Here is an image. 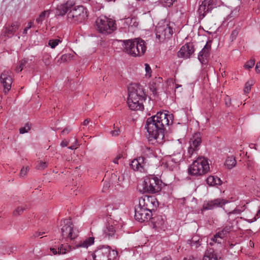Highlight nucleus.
<instances>
[{
    "label": "nucleus",
    "instance_id": "nucleus-25",
    "mask_svg": "<svg viewBox=\"0 0 260 260\" xmlns=\"http://www.w3.org/2000/svg\"><path fill=\"white\" fill-rule=\"evenodd\" d=\"M153 227L157 229L158 231L164 230V229L166 225V217L162 215H158L152 218Z\"/></svg>",
    "mask_w": 260,
    "mask_h": 260
},
{
    "label": "nucleus",
    "instance_id": "nucleus-14",
    "mask_svg": "<svg viewBox=\"0 0 260 260\" xmlns=\"http://www.w3.org/2000/svg\"><path fill=\"white\" fill-rule=\"evenodd\" d=\"M202 142L201 136L200 133L194 134L190 140V146L188 149V153L189 157H191L194 152L199 149V146Z\"/></svg>",
    "mask_w": 260,
    "mask_h": 260
},
{
    "label": "nucleus",
    "instance_id": "nucleus-35",
    "mask_svg": "<svg viewBox=\"0 0 260 260\" xmlns=\"http://www.w3.org/2000/svg\"><path fill=\"white\" fill-rule=\"evenodd\" d=\"M254 81L252 80H248L245 85L244 91L245 93H248L250 90L252 85L253 84Z\"/></svg>",
    "mask_w": 260,
    "mask_h": 260
},
{
    "label": "nucleus",
    "instance_id": "nucleus-43",
    "mask_svg": "<svg viewBox=\"0 0 260 260\" xmlns=\"http://www.w3.org/2000/svg\"><path fill=\"white\" fill-rule=\"evenodd\" d=\"M25 209L24 207L20 206L17 207L14 211V214L15 215H18L21 214Z\"/></svg>",
    "mask_w": 260,
    "mask_h": 260
},
{
    "label": "nucleus",
    "instance_id": "nucleus-63",
    "mask_svg": "<svg viewBox=\"0 0 260 260\" xmlns=\"http://www.w3.org/2000/svg\"><path fill=\"white\" fill-rule=\"evenodd\" d=\"M124 179V178H123V176H119L118 178V183L119 182H122Z\"/></svg>",
    "mask_w": 260,
    "mask_h": 260
},
{
    "label": "nucleus",
    "instance_id": "nucleus-17",
    "mask_svg": "<svg viewBox=\"0 0 260 260\" xmlns=\"http://www.w3.org/2000/svg\"><path fill=\"white\" fill-rule=\"evenodd\" d=\"M11 73L5 71L1 75V82L4 87V92L6 94L11 88L12 78Z\"/></svg>",
    "mask_w": 260,
    "mask_h": 260
},
{
    "label": "nucleus",
    "instance_id": "nucleus-7",
    "mask_svg": "<svg viewBox=\"0 0 260 260\" xmlns=\"http://www.w3.org/2000/svg\"><path fill=\"white\" fill-rule=\"evenodd\" d=\"M96 24L99 31L105 35L110 34L116 29L115 21L106 17L98 18Z\"/></svg>",
    "mask_w": 260,
    "mask_h": 260
},
{
    "label": "nucleus",
    "instance_id": "nucleus-62",
    "mask_svg": "<svg viewBox=\"0 0 260 260\" xmlns=\"http://www.w3.org/2000/svg\"><path fill=\"white\" fill-rule=\"evenodd\" d=\"M184 260H198L197 258H195L194 257L192 256H190L188 258H184Z\"/></svg>",
    "mask_w": 260,
    "mask_h": 260
},
{
    "label": "nucleus",
    "instance_id": "nucleus-45",
    "mask_svg": "<svg viewBox=\"0 0 260 260\" xmlns=\"http://www.w3.org/2000/svg\"><path fill=\"white\" fill-rule=\"evenodd\" d=\"M254 60L253 59H250V60L246 62L244 67L246 69H249L252 68L254 66Z\"/></svg>",
    "mask_w": 260,
    "mask_h": 260
},
{
    "label": "nucleus",
    "instance_id": "nucleus-64",
    "mask_svg": "<svg viewBox=\"0 0 260 260\" xmlns=\"http://www.w3.org/2000/svg\"><path fill=\"white\" fill-rule=\"evenodd\" d=\"M161 260H172V259L170 256H167L162 258Z\"/></svg>",
    "mask_w": 260,
    "mask_h": 260
},
{
    "label": "nucleus",
    "instance_id": "nucleus-10",
    "mask_svg": "<svg viewBox=\"0 0 260 260\" xmlns=\"http://www.w3.org/2000/svg\"><path fill=\"white\" fill-rule=\"evenodd\" d=\"M61 231L62 238L67 240H73L78 236V231L74 228L71 220L69 219L63 220Z\"/></svg>",
    "mask_w": 260,
    "mask_h": 260
},
{
    "label": "nucleus",
    "instance_id": "nucleus-32",
    "mask_svg": "<svg viewBox=\"0 0 260 260\" xmlns=\"http://www.w3.org/2000/svg\"><path fill=\"white\" fill-rule=\"evenodd\" d=\"M187 243L190 244L191 246H195L196 248L198 247L200 245L199 238L197 237H193L191 240H188Z\"/></svg>",
    "mask_w": 260,
    "mask_h": 260
},
{
    "label": "nucleus",
    "instance_id": "nucleus-5",
    "mask_svg": "<svg viewBox=\"0 0 260 260\" xmlns=\"http://www.w3.org/2000/svg\"><path fill=\"white\" fill-rule=\"evenodd\" d=\"M210 170L208 160L204 157H198L188 168V173L191 176H201L207 173Z\"/></svg>",
    "mask_w": 260,
    "mask_h": 260
},
{
    "label": "nucleus",
    "instance_id": "nucleus-44",
    "mask_svg": "<svg viewBox=\"0 0 260 260\" xmlns=\"http://www.w3.org/2000/svg\"><path fill=\"white\" fill-rule=\"evenodd\" d=\"M29 170V168L28 167H23L21 170V171L20 172V176L21 177H25L27 174V172H28V171Z\"/></svg>",
    "mask_w": 260,
    "mask_h": 260
},
{
    "label": "nucleus",
    "instance_id": "nucleus-22",
    "mask_svg": "<svg viewBox=\"0 0 260 260\" xmlns=\"http://www.w3.org/2000/svg\"><path fill=\"white\" fill-rule=\"evenodd\" d=\"M20 26V22L18 21L13 22L10 25H7L4 30V34L8 37H12L17 31Z\"/></svg>",
    "mask_w": 260,
    "mask_h": 260
},
{
    "label": "nucleus",
    "instance_id": "nucleus-41",
    "mask_svg": "<svg viewBox=\"0 0 260 260\" xmlns=\"http://www.w3.org/2000/svg\"><path fill=\"white\" fill-rule=\"evenodd\" d=\"M114 130L110 132V134L112 136L116 137L119 135L120 133V129L118 126H115V125H113Z\"/></svg>",
    "mask_w": 260,
    "mask_h": 260
},
{
    "label": "nucleus",
    "instance_id": "nucleus-21",
    "mask_svg": "<svg viewBox=\"0 0 260 260\" xmlns=\"http://www.w3.org/2000/svg\"><path fill=\"white\" fill-rule=\"evenodd\" d=\"M146 161L144 157H139L133 160L131 164L132 168L135 171L144 172L146 167Z\"/></svg>",
    "mask_w": 260,
    "mask_h": 260
},
{
    "label": "nucleus",
    "instance_id": "nucleus-11",
    "mask_svg": "<svg viewBox=\"0 0 260 260\" xmlns=\"http://www.w3.org/2000/svg\"><path fill=\"white\" fill-rule=\"evenodd\" d=\"M128 98L145 101L146 94L143 87L139 84H131L128 87Z\"/></svg>",
    "mask_w": 260,
    "mask_h": 260
},
{
    "label": "nucleus",
    "instance_id": "nucleus-58",
    "mask_svg": "<svg viewBox=\"0 0 260 260\" xmlns=\"http://www.w3.org/2000/svg\"><path fill=\"white\" fill-rule=\"evenodd\" d=\"M255 69V71L257 73L260 72V62L256 64Z\"/></svg>",
    "mask_w": 260,
    "mask_h": 260
},
{
    "label": "nucleus",
    "instance_id": "nucleus-47",
    "mask_svg": "<svg viewBox=\"0 0 260 260\" xmlns=\"http://www.w3.org/2000/svg\"><path fill=\"white\" fill-rule=\"evenodd\" d=\"M47 167L45 162L40 161L36 166L38 170H44Z\"/></svg>",
    "mask_w": 260,
    "mask_h": 260
},
{
    "label": "nucleus",
    "instance_id": "nucleus-2",
    "mask_svg": "<svg viewBox=\"0 0 260 260\" xmlns=\"http://www.w3.org/2000/svg\"><path fill=\"white\" fill-rule=\"evenodd\" d=\"M228 203H229L228 200L222 198H217L213 200L205 201L201 211L203 212L205 210H213L217 208H222L229 218L232 215H239L243 211V210L238 208L232 210L228 207H224V206Z\"/></svg>",
    "mask_w": 260,
    "mask_h": 260
},
{
    "label": "nucleus",
    "instance_id": "nucleus-59",
    "mask_svg": "<svg viewBox=\"0 0 260 260\" xmlns=\"http://www.w3.org/2000/svg\"><path fill=\"white\" fill-rule=\"evenodd\" d=\"M257 218H258L256 216H254V217L251 219H246V220L249 222V223H252L255 221L256 220Z\"/></svg>",
    "mask_w": 260,
    "mask_h": 260
},
{
    "label": "nucleus",
    "instance_id": "nucleus-38",
    "mask_svg": "<svg viewBox=\"0 0 260 260\" xmlns=\"http://www.w3.org/2000/svg\"><path fill=\"white\" fill-rule=\"evenodd\" d=\"M175 1V0H159V2L165 7H170L172 5Z\"/></svg>",
    "mask_w": 260,
    "mask_h": 260
},
{
    "label": "nucleus",
    "instance_id": "nucleus-12",
    "mask_svg": "<svg viewBox=\"0 0 260 260\" xmlns=\"http://www.w3.org/2000/svg\"><path fill=\"white\" fill-rule=\"evenodd\" d=\"M157 205L156 198L152 196H145L139 199V206L151 212L155 210Z\"/></svg>",
    "mask_w": 260,
    "mask_h": 260
},
{
    "label": "nucleus",
    "instance_id": "nucleus-52",
    "mask_svg": "<svg viewBox=\"0 0 260 260\" xmlns=\"http://www.w3.org/2000/svg\"><path fill=\"white\" fill-rule=\"evenodd\" d=\"M146 152H148V154H146L148 156L152 157L154 156L152 150L151 149L147 148L146 149Z\"/></svg>",
    "mask_w": 260,
    "mask_h": 260
},
{
    "label": "nucleus",
    "instance_id": "nucleus-18",
    "mask_svg": "<svg viewBox=\"0 0 260 260\" xmlns=\"http://www.w3.org/2000/svg\"><path fill=\"white\" fill-rule=\"evenodd\" d=\"M211 41L207 42L204 48L199 53L198 59L203 64L208 63V59L210 55Z\"/></svg>",
    "mask_w": 260,
    "mask_h": 260
},
{
    "label": "nucleus",
    "instance_id": "nucleus-8",
    "mask_svg": "<svg viewBox=\"0 0 260 260\" xmlns=\"http://www.w3.org/2000/svg\"><path fill=\"white\" fill-rule=\"evenodd\" d=\"M118 255L116 251L111 250L109 246H101L92 254L94 260H114Z\"/></svg>",
    "mask_w": 260,
    "mask_h": 260
},
{
    "label": "nucleus",
    "instance_id": "nucleus-23",
    "mask_svg": "<svg viewBox=\"0 0 260 260\" xmlns=\"http://www.w3.org/2000/svg\"><path fill=\"white\" fill-rule=\"evenodd\" d=\"M73 2L68 1L64 4L57 5L56 8V14L58 16H63L68 14L71 10Z\"/></svg>",
    "mask_w": 260,
    "mask_h": 260
},
{
    "label": "nucleus",
    "instance_id": "nucleus-53",
    "mask_svg": "<svg viewBox=\"0 0 260 260\" xmlns=\"http://www.w3.org/2000/svg\"><path fill=\"white\" fill-rule=\"evenodd\" d=\"M234 11H232L230 14H229L226 18L225 21H231L230 19L233 18V17H235V15H234Z\"/></svg>",
    "mask_w": 260,
    "mask_h": 260
},
{
    "label": "nucleus",
    "instance_id": "nucleus-40",
    "mask_svg": "<svg viewBox=\"0 0 260 260\" xmlns=\"http://www.w3.org/2000/svg\"><path fill=\"white\" fill-rule=\"evenodd\" d=\"M30 124H29V123H26L24 127H21L19 129L20 133L23 134L28 132V131L30 129Z\"/></svg>",
    "mask_w": 260,
    "mask_h": 260
},
{
    "label": "nucleus",
    "instance_id": "nucleus-20",
    "mask_svg": "<svg viewBox=\"0 0 260 260\" xmlns=\"http://www.w3.org/2000/svg\"><path fill=\"white\" fill-rule=\"evenodd\" d=\"M102 236L104 239L107 240L116 238V234L115 228L113 225L108 223L103 228Z\"/></svg>",
    "mask_w": 260,
    "mask_h": 260
},
{
    "label": "nucleus",
    "instance_id": "nucleus-55",
    "mask_svg": "<svg viewBox=\"0 0 260 260\" xmlns=\"http://www.w3.org/2000/svg\"><path fill=\"white\" fill-rule=\"evenodd\" d=\"M45 233V232H37L35 233H34V234L33 235V237L34 238H37V237L42 236V235H43Z\"/></svg>",
    "mask_w": 260,
    "mask_h": 260
},
{
    "label": "nucleus",
    "instance_id": "nucleus-37",
    "mask_svg": "<svg viewBox=\"0 0 260 260\" xmlns=\"http://www.w3.org/2000/svg\"><path fill=\"white\" fill-rule=\"evenodd\" d=\"M182 155L180 153H178L177 155H173L171 158V160L177 164L180 162L182 159Z\"/></svg>",
    "mask_w": 260,
    "mask_h": 260
},
{
    "label": "nucleus",
    "instance_id": "nucleus-4",
    "mask_svg": "<svg viewBox=\"0 0 260 260\" xmlns=\"http://www.w3.org/2000/svg\"><path fill=\"white\" fill-rule=\"evenodd\" d=\"M87 9L73 2L70 11L67 14V21L71 23L79 24L85 21L88 18Z\"/></svg>",
    "mask_w": 260,
    "mask_h": 260
},
{
    "label": "nucleus",
    "instance_id": "nucleus-56",
    "mask_svg": "<svg viewBox=\"0 0 260 260\" xmlns=\"http://www.w3.org/2000/svg\"><path fill=\"white\" fill-rule=\"evenodd\" d=\"M69 144V142L66 140L62 141L60 143V146L62 147L67 146Z\"/></svg>",
    "mask_w": 260,
    "mask_h": 260
},
{
    "label": "nucleus",
    "instance_id": "nucleus-26",
    "mask_svg": "<svg viewBox=\"0 0 260 260\" xmlns=\"http://www.w3.org/2000/svg\"><path fill=\"white\" fill-rule=\"evenodd\" d=\"M72 250V247L67 244H61L57 250L54 248H50V251L54 254H65Z\"/></svg>",
    "mask_w": 260,
    "mask_h": 260
},
{
    "label": "nucleus",
    "instance_id": "nucleus-3",
    "mask_svg": "<svg viewBox=\"0 0 260 260\" xmlns=\"http://www.w3.org/2000/svg\"><path fill=\"white\" fill-rule=\"evenodd\" d=\"M123 48L125 52L133 56L143 55L146 49L145 41L138 38L123 41Z\"/></svg>",
    "mask_w": 260,
    "mask_h": 260
},
{
    "label": "nucleus",
    "instance_id": "nucleus-16",
    "mask_svg": "<svg viewBox=\"0 0 260 260\" xmlns=\"http://www.w3.org/2000/svg\"><path fill=\"white\" fill-rule=\"evenodd\" d=\"M232 226H226L221 231L217 233L211 239L212 242H210V244L213 245L214 243L217 244H221L224 241V238L232 230Z\"/></svg>",
    "mask_w": 260,
    "mask_h": 260
},
{
    "label": "nucleus",
    "instance_id": "nucleus-36",
    "mask_svg": "<svg viewBox=\"0 0 260 260\" xmlns=\"http://www.w3.org/2000/svg\"><path fill=\"white\" fill-rule=\"evenodd\" d=\"M27 61L25 59H22L19 61L18 66L16 68V71L17 72H21L24 67L26 65Z\"/></svg>",
    "mask_w": 260,
    "mask_h": 260
},
{
    "label": "nucleus",
    "instance_id": "nucleus-29",
    "mask_svg": "<svg viewBox=\"0 0 260 260\" xmlns=\"http://www.w3.org/2000/svg\"><path fill=\"white\" fill-rule=\"evenodd\" d=\"M94 238L90 237L86 238L84 240L81 241L77 245V247L88 248L94 243Z\"/></svg>",
    "mask_w": 260,
    "mask_h": 260
},
{
    "label": "nucleus",
    "instance_id": "nucleus-61",
    "mask_svg": "<svg viewBox=\"0 0 260 260\" xmlns=\"http://www.w3.org/2000/svg\"><path fill=\"white\" fill-rule=\"evenodd\" d=\"M89 122H90V119H86L83 121V125H86L88 124L89 123Z\"/></svg>",
    "mask_w": 260,
    "mask_h": 260
},
{
    "label": "nucleus",
    "instance_id": "nucleus-24",
    "mask_svg": "<svg viewBox=\"0 0 260 260\" xmlns=\"http://www.w3.org/2000/svg\"><path fill=\"white\" fill-rule=\"evenodd\" d=\"M144 101L138 99H133L127 98V103L129 108L132 110H142L144 109L143 102Z\"/></svg>",
    "mask_w": 260,
    "mask_h": 260
},
{
    "label": "nucleus",
    "instance_id": "nucleus-39",
    "mask_svg": "<svg viewBox=\"0 0 260 260\" xmlns=\"http://www.w3.org/2000/svg\"><path fill=\"white\" fill-rule=\"evenodd\" d=\"M149 89L152 92L153 94H156L157 90L156 84L154 82H150L149 84Z\"/></svg>",
    "mask_w": 260,
    "mask_h": 260
},
{
    "label": "nucleus",
    "instance_id": "nucleus-33",
    "mask_svg": "<svg viewBox=\"0 0 260 260\" xmlns=\"http://www.w3.org/2000/svg\"><path fill=\"white\" fill-rule=\"evenodd\" d=\"M61 41L58 39H51L48 42V45L52 49L55 48Z\"/></svg>",
    "mask_w": 260,
    "mask_h": 260
},
{
    "label": "nucleus",
    "instance_id": "nucleus-46",
    "mask_svg": "<svg viewBox=\"0 0 260 260\" xmlns=\"http://www.w3.org/2000/svg\"><path fill=\"white\" fill-rule=\"evenodd\" d=\"M239 28H236L232 31V34L231 35V39L232 41H233L234 40L236 39L239 32Z\"/></svg>",
    "mask_w": 260,
    "mask_h": 260
},
{
    "label": "nucleus",
    "instance_id": "nucleus-15",
    "mask_svg": "<svg viewBox=\"0 0 260 260\" xmlns=\"http://www.w3.org/2000/svg\"><path fill=\"white\" fill-rule=\"evenodd\" d=\"M214 7V0H204L199 6L198 13L200 17L203 18Z\"/></svg>",
    "mask_w": 260,
    "mask_h": 260
},
{
    "label": "nucleus",
    "instance_id": "nucleus-42",
    "mask_svg": "<svg viewBox=\"0 0 260 260\" xmlns=\"http://www.w3.org/2000/svg\"><path fill=\"white\" fill-rule=\"evenodd\" d=\"M145 69L146 72V76L150 78L151 76V69L147 63L145 64Z\"/></svg>",
    "mask_w": 260,
    "mask_h": 260
},
{
    "label": "nucleus",
    "instance_id": "nucleus-28",
    "mask_svg": "<svg viewBox=\"0 0 260 260\" xmlns=\"http://www.w3.org/2000/svg\"><path fill=\"white\" fill-rule=\"evenodd\" d=\"M220 257H219L212 249H210L206 252L203 258V260H220Z\"/></svg>",
    "mask_w": 260,
    "mask_h": 260
},
{
    "label": "nucleus",
    "instance_id": "nucleus-34",
    "mask_svg": "<svg viewBox=\"0 0 260 260\" xmlns=\"http://www.w3.org/2000/svg\"><path fill=\"white\" fill-rule=\"evenodd\" d=\"M47 11L42 12L39 16L36 18V22L40 25H41L43 21L45 19Z\"/></svg>",
    "mask_w": 260,
    "mask_h": 260
},
{
    "label": "nucleus",
    "instance_id": "nucleus-31",
    "mask_svg": "<svg viewBox=\"0 0 260 260\" xmlns=\"http://www.w3.org/2000/svg\"><path fill=\"white\" fill-rule=\"evenodd\" d=\"M207 183L210 186H214L221 184L220 179L217 177L210 176L206 180Z\"/></svg>",
    "mask_w": 260,
    "mask_h": 260
},
{
    "label": "nucleus",
    "instance_id": "nucleus-49",
    "mask_svg": "<svg viewBox=\"0 0 260 260\" xmlns=\"http://www.w3.org/2000/svg\"><path fill=\"white\" fill-rule=\"evenodd\" d=\"M123 156L122 154H118L116 157L113 159V161L114 164H118V160L122 158Z\"/></svg>",
    "mask_w": 260,
    "mask_h": 260
},
{
    "label": "nucleus",
    "instance_id": "nucleus-50",
    "mask_svg": "<svg viewBox=\"0 0 260 260\" xmlns=\"http://www.w3.org/2000/svg\"><path fill=\"white\" fill-rule=\"evenodd\" d=\"M78 140L77 139H75V143L72 145V146L68 147L69 149L71 150H74L78 148Z\"/></svg>",
    "mask_w": 260,
    "mask_h": 260
},
{
    "label": "nucleus",
    "instance_id": "nucleus-27",
    "mask_svg": "<svg viewBox=\"0 0 260 260\" xmlns=\"http://www.w3.org/2000/svg\"><path fill=\"white\" fill-rule=\"evenodd\" d=\"M124 27H128L133 29L138 25V22L135 17H128L122 20Z\"/></svg>",
    "mask_w": 260,
    "mask_h": 260
},
{
    "label": "nucleus",
    "instance_id": "nucleus-9",
    "mask_svg": "<svg viewBox=\"0 0 260 260\" xmlns=\"http://www.w3.org/2000/svg\"><path fill=\"white\" fill-rule=\"evenodd\" d=\"M173 33L172 27L165 21L159 22L155 29L156 38L159 42H163L170 39Z\"/></svg>",
    "mask_w": 260,
    "mask_h": 260
},
{
    "label": "nucleus",
    "instance_id": "nucleus-30",
    "mask_svg": "<svg viewBox=\"0 0 260 260\" xmlns=\"http://www.w3.org/2000/svg\"><path fill=\"white\" fill-rule=\"evenodd\" d=\"M236 164L235 157L234 156H230L226 158L224 165L228 169H231L235 167Z\"/></svg>",
    "mask_w": 260,
    "mask_h": 260
},
{
    "label": "nucleus",
    "instance_id": "nucleus-1",
    "mask_svg": "<svg viewBox=\"0 0 260 260\" xmlns=\"http://www.w3.org/2000/svg\"><path fill=\"white\" fill-rule=\"evenodd\" d=\"M173 123L172 115L166 112H157L148 118L145 126L148 133L147 138L152 144H161L164 142L165 126Z\"/></svg>",
    "mask_w": 260,
    "mask_h": 260
},
{
    "label": "nucleus",
    "instance_id": "nucleus-13",
    "mask_svg": "<svg viewBox=\"0 0 260 260\" xmlns=\"http://www.w3.org/2000/svg\"><path fill=\"white\" fill-rule=\"evenodd\" d=\"M151 216V212L148 210L139 206L135 209V219L140 222L148 221Z\"/></svg>",
    "mask_w": 260,
    "mask_h": 260
},
{
    "label": "nucleus",
    "instance_id": "nucleus-6",
    "mask_svg": "<svg viewBox=\"0 0 260 260\" xmlns=\"http://www.w3.org/2000/svg\"><path fill=\"white\" fill-rule=\"evenodd\" d=\"M161 181L155 176L149 175L144 178V181L141 184L142 188H139L140 191L142 193H155L161 189Z\"/></svg>",
    "mask_w": 260,
    "mask_h": 260
},
{
    "label": "nucleus",
    "instance_id": "nucleus-54",
    "mask_svg": "<svg viewBox=\"0 0 260 260\" xmlns=\"http://www.w3.org/2000/svg\"><path fill=\"white\" fill-rule=\"evenodd\" d=\"M43 61L46 66H49L50 63L49 56L47 58H44Z\"/></svg>",
    "mask_w": 260,
    "mask_h": 260
},
{
    "label": "nucleus",
    "instance_id": "nucleus-51",
    "mask_svg": "<svg viewBox=\"0 0 260 260\" xmlns=\"http://www.w3.org/2000/svg\"><path fill=\"white\" fill-rule=\"evenodd\" d=\"M225 105L228 107H229L231 105V99L229 96H227L225 98Z\"/></svg>",
    "mask_w": 260,
    "mask_h": 260
},
{
    "label": "nucleus",
    "instance_id": "nucleus-48",
    "mask_svg": "<svg viewBox=\"0 0 260 260\" xmlns=\"http://www.w3.org/2000/svg\"><path fill=\"white\" fill-rule=\"evenodd\" d=\"M33 24L34 23L32 22H29L27 25V26L24 29L23 34L26 35L27 33V30L32 27Z\"/></svg>",
    "mask_w": 260,
    "mask_h": 260
},
{
    "label": "nucleus",
    "instance_id": "nucleus-19",
    "mask_svg": "<svg viewBox=\"0 0 260 260\" xmlns=\"http://www.w3.org/2000/svg\"><path fill=\"white\" fill-rule=\"evenodd\" d=\"M194 46L192 43H188L182 46L178 52L179 57L188 58L194 52Z\"/></svg>",
    "mask_w": 260,
    "mask_h": 260
},
{
    "label": "nucleus",
    "instance_id": "nucleus-57",
    "mask_svg": "<svg viewBox=\"0 0 260 260\" xmlns=\"http://www.w3.org/2000/svg\"><path fill=\"white\" fill-rule=\"evenodd\" d=\"M71 131V129L69 128H65L62 132H61V133L62 134H68L70 131Z\"/></svg>",
    "mask_w": 260,
    "mask_h": 260
},
{
    "label": "nucleus",
    "instance_id": "nucleus-60",
    "mask_svg": "<svg viewBox=\"0 0 260 260\" xmlns=\"http://www.w3.org/2000/svg\"><path fill=\"white\" fill-rule=\"evenodd\" d=\"M68 57H69V55L64 54L61 56V59L63 60H67Z\"/></svg>",
    "mask_w": 260,
    "mask_h": 260
}]
</instances>
